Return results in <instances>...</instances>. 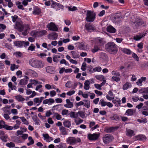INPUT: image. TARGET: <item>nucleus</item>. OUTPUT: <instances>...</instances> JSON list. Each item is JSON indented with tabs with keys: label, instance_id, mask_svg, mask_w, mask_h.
Returning <instances> with one entry per match:
<instances>
[{
	"label": "nucleus",
	"instance_id": "1",
	"mask_svg": "<svg viewBox=\"0 0 148 148\" xmlns=\"http://www.w3.org/2000/svg\"><path fill=\"white\" fill-rule=\"evenodd\" d=\"M12 21L13 22H16L15 25L16 28L20 32H22V34L24 36L27 35L29 33V30L30 29L29 25V24H24L22 25L21 21H16L18 18V16L15 15L14 16H12Z\"/></svg>",
	"mask_w": 148,
	"mask_h": 148
},
{
	"label": "nucleus",
	"instance_id": "2",
	"mask_svg": "<svg viewBox=\"0 0 148 148\" xmlns=\"http://www.w3.org/2000/svg\"><path fill=\"white\" fill-rule=\"evenodd\" d=\"M29 63L32 66L36 68H42L44 65V63L41 61L33 58L30 60Z\"/></svg>",
	"mask_w": 148,
	"mask_h": 148
},
{
	"label": "nucleus",
	"instance_id": "3",
	"mask_svg": "<svg viewBox=\"0 0 148 148\" xmlns=\"http://www.w3.org/2000/svg\"><path fill=\"white\" fill-rule=\"evenodd\" d=\"M106 48L107 50L111 53H116L118 51L116 46L113 42L108 43L106 45Z\"/></svg>",
	"mask_w": 148,
	"mask_h": 148
},
{
	"label": "nucleus",
	"instance_id": "4",
	"mask_svg": "<svg viewBox=\"0 0 148 148\" xmlns=\"http://www.w3.org/2000/svg\"><path fill=\"white\" fill-rule=\"evenodd\" d=\"M96 14L93 11L88 10L86 20L87 22H92L96 18Z\"/></svg>",
	"mask_w": 148,
	"mask_h": 148
},
{
	"label": "nucleus",
	"instance_id": "5",
	"mask_svg": "<svg viewBox=\"0 0 148 148\" xmlns=\"http://www.w3.org/2000/svg\"><path fill=\"white\" fill-rule=\"evenodd\" d=\"M32 36L35 37H40L47 34V32L46 30H42L40 31L33 30L31 33Z\"/></svg>",
	"mask_w": 148,
	"mask_h": 148
},
{
	"label": "nucleus",
	"instance_id": "6",
	"mask_svg": "<svg viewBox=\"0 0 148 148\" xmlns=\"http://www.w3.org/2000/svg\"><path fill=\"white\" fill-rule=\"evenodd\" d=\"M81 140L79 138H75L74 137H70L66 139V143L71 145H74L77 143L81 142Z\"/></svg>",
	"mask_w": 148,
	"mask_h": 148
},
{
	"label": "nucleus",
	"instance_id": "7",
	"mask_svg": "<svg viewBox=\"0 0 148 148\" xmlns=\"http://www.w3.org/2000/svg\"><path fill=\"white\" fill-rule=\"evenodd\" d=\"M113 139V137L109 134L105 135L103 138V141L104 143L106 144L110 143Z\"/></svg>",
	"mask_w": 148,
	"mask_h": 148
},
{
	"label": "nucleus",
	"instance_id": "8",
	"mask_svg": "<svg viewBox=\"0 0 148 148\" xmlns=\"http://www.w3.org/2000/svg\"><path fill=\"white\" fill-rule=\"evenodd\" d=\"M47 27L48 29L50 31H57L58 30V28L57 26L53 22H51L48 24L47 25Z\"/></svg>",
	"mask_w": 148,
	"mask_h": 148
},
{
	"label": "nucleus",
	"instance_id": "9",
	"mask_svg": "<svg viewBox=\"0 0 148 148\" xmlns=\"http://www.w3.org/2000/svg\"><path fill=\"white\" fill-rule=\"evenodd\" d=\"M99 136L100 134L99 133H95L93 134H89L88 135V137L90 140H96L98 139Z\"/></svg>",
	"mask_w": 148,
	"mask_h": 148
},
{
	"label": "nucleus",
	"instance_id": "10",
	"mask_svg": "<svg viewBox=\"0 0 148 148\" xmlns=\"http://www.w3.org/2000/svg\"><path fill=\"white\" fill-rule=\"evenodd\" d=\"M25 73L26 75L30 76L32 77H37L38 76L37 73L35 71L30 69H27Z\"/></svg>",
	"mask_w": 148,
	"mask_h": 148
},
{
	"label": "nucleus",
	"instance_id": "11",
	"mask_svg": "<svg viewBox=\"0 0 148 148\" xmlns=\"http://www.w3.org/2000/svg\"><path fill=\"white\" fill-rule=\"evenodd\" d=\"M99 104L102 107H105L107 106L109 108H111L113 106V105L110 102H107L104 101L103 99H101L99 102Z\"/></svg>",
	"mask_w": 148,
	"mask_h": 148
},
{
	"label": "nucleus",
	"instance_id": "12",
	"mask_svg": "<svg viewBox=\"0 0 148 148\" xmlns=\"http://www.w3.org/2000/svg\"><path fill=\"white\" fill-rule=\"evenodd\" d=\"M44 99V97H36L34 98L33 99L34 105H36L37 106H39Z\"/></svg>",
	"mask_w": 148,
	"mask_h": 148
},
{
	"label": "nucleus",
	"instance_id": "13",
	"mask_svg": "<svg viewBox=\"0 0 148 148\" xmlns=\"http://www.w3.org/2000/svg\"><path fill=\"white\" fill-rule=\"evenodd\" d=\"M134 23L136 27L141 25L144 26L145 24L142 20L139 18L136 19L135 21L134 22Z\"/></svg>",
	"mask_w": 148,
	"mask_h": 148
},
{
	"label": "nucleus",
	"instance_id": "14",
	"mask_svg": "<svg viewBox=\"0 0 148 148\" xmlns=\"http://www.w3.org/2000/svg\"><path fill=\"white\" fill-rule=\"evenodd\" d=\"M89 127L90 128V130L91 131L94 130L98 128L99 126L98 124L95 125V122L94 121H89Z\"/></svg>",
	"mask_w": 148,
	"mask_h": 148
},
{
	"label": "nucleus",
	"instance_id": "15",
	"mask_svg": "<svg viewBox=\"0 0 148 148\" xmlns=\"http://www.w3.org/2000/svg\"><path fill=\"white\" fill-rule=\"evenodd\" d=\"M77 48L80 50H86L87 47L86 44L83 42L78 43L77 44Z\"/></svg>",
	"mask_w": 148,
	"mask_h": 148
},
{
	"label": "nucleus",
	"instance_id": "16",
	"mask_svg": "<svg viewBox=\"0 0 148 148\" xmlns=\"http://www.w3.org/2000/svg\"><path fill=\"white\" fill-rule=\"evenodd\" d=\"M55 102V101L53 99L51 98L47 99L44 100L42 103L44 104H48L49 106H50Z\"/></svg>",
	"mask_w": 148,
	"mask_h": 148
},
{
	"label": "nucleus",
	"instance_id": "17",
	"mask_svg": "<svg viewBox=\"0 0 148 148\" xmlns=\"http://www.w3.org/2000/svg\"><path fill=\"white\" fill-rule=\"evenodd\" d=\"M86 29L89 32L95 30V26L90 23H87L85 25Z\"/></svg>",
	"mask_w": 148,
	"mask_h": 148
},
{
	"label": "nucleus",
	"instance_id": "18",
	"mask_svg": "<svg viewBox=\"0 0 148 148\" xmlns=\"http://www.w3.org/2000/svg\"><path fill=\"white\" fill-rule=\"evenodd\" d=\"M95 41L96 44L98 45L99 46L101 47L103 46L105 43L103 39L100 37L96 38Z\"/></svg>",
	"mask_w": 148,
	"mask_h": 148
},
{
	"label": "nucleus",
	"instance_id": "19",
	"mask_svg": "<svg viewBox=\"0 0 148 148\" xmlns=\"http://www.w3.org/2000/svg\"><path fill=\"white\" fill-rule=\"evenodd\" d=\"M146 34V33H140L139 34L136 35L133 37V39L136 41L140 40L143 37L145 36Z\"/></svg>",
	"mask_w": 148,
	"mask_h": 148
},
{
	"label": "nucleus",
	"instance_id": "20",
	"mask_svg": "<svg viewBox=\"0 0 148 148\" xmlns=\"http://www.w3.org/2000/svg\"><path fill=\"white\" fill-rule=\"evenodd\" d=\"M42 136L44 138V140L47 142H50L53 140V138L47 134H43Z\"/></svg>",
	"mask_w": 148,
	"mask_h": 148
},
{
	"label": "nucleus",
	"instance_id": "21",
	"mask_svg": "<svg viewBox=\"0 0 148 148\" xmlns=\"http://www.w3.org/2000/svg\"><path fill=\"white\" fill-rule=\"evenodd\" d=\"M126 134L128 137H132L135 135L134 131L130 129H126Z\"/></svg>",
	"mask_w": 148,
	"mask_h": 148
},
{
	"label": "nucleus",
	"instance_id": "22",
	"mask_svg": "<svg viewBox=\"0 0 148 148\" xmlns=\"http://www.w3.org/2000/svg\"><path fill=\"white\" fill-rule=\"evenodd\" d=\"M134 138L136 140L141 141L146 139V137L144 135L139 134L135 136Z\"/></svg>",
	"mask_w": 148,
	"mask_h": 148
},
{
	"label": "nucleus",
	"instance_id": "23",
	"mask_svg": "<svg viewBox=\"0 0 148 148\" xmlns=\"http://www.w3.org/2000/svg\"><path fill=\"white\" fill-rule=\"evenodd\" d=\"M47 72L50 74H54L55 72V68L52 66H48L46 68Z\"/></svg>",
	"mask_w": 148,
	"mask_h": 148
},
{
	"label": "nucleus",
	"instance_id": "24",
	"mask_svg": "<svg viewBox=\"0 0 148 148\" xmlns=\"http://www.w3.org/2000/svg\"><path fill=\"white\" fill-rule=\"evenodd\" d=\"M147 78L146 77H142L136 82V84L138 86H141L143 85L142 82H145Z\"/></svg>",
	"mask_w": 148,
	"mask_h": 148
},
{
	"label": "nucleus",
	"instance_id": "25",
	"mask_svg": "<svg viewBox=\"0 0 148 148\" xmlns=\"http://www.w3.org/2000/svg\"><path fill=\"white\" fill-rule=\"evenodd\" d=\"M58 36V35L57 33L53 32L48 35V38L50 40H55L57 38Z\"/></svg>",
	"mask_w": 148,
	"mask_h": 148
},
{
	"label": "nucleus",
	"instance_id": "26",
	"mask_svg": "<svg viewBox=\"0 0 148 148\" xmlns=\"http://www.w3.org/2000/svg\"><path fill=\"white\" fill-rule=\"evenodd\" d=\"M10 106L7 105L6 106L3 108L2 110H3L4 113L10 114H11L10 110Z\"/></svg>",
	"mask_w": 148,
	"mask_h": 148
},
{
	"label": "nucleus",
	"instance_id": "27",
	"mask_svg": "<svg viewBox=\"0 0 148 148\" xmlns=\"http://www.w3.org/2000/svg\"><path fill=\"white\" fill-rule=\"evenodd\" d=\"M66 104H64V106L66 108H72L73 106L72 102H71L69 99H67L66 100Z\"/></svg>",
	"mask_w": 148,
	"mask_h": 148
},
{
	"label": "nucleus",
	"instance_id": "28",
	"mask_svg": "<svg viewBox=\"0 0 148 148\" xmlns=\"http://www.w3.org/2000/svg\"><path fill=\"white\" fill-rule=\"evenodd\" d=\"M90 82L89 80H86L84 83V89L86 90H88L90 88Z\"/></svg>",
	"mask_w": 148,
	"mask_h": 148
},
{
	"label": "nucleus",
	"instance_id": "29",
	"mask_svg": "<svg viewBox=\"0 0 148 148\" xmlns=\"http://www.w3.org/2000/svg\"><path fill=\"white\" fill-rule=\"evenodd\" d=\"M132 84L130 82H127L123 85L122 88L124 90H127L128 88H131Z\"/></svg>",
	"mask_w": 148,
	"mask_h": 148
},
{
	"label": "nucleus",
	"instance_id": "30",
	"mask_svg": "<svg viewBox=\"0 0 148 148\" xmlns=\"http://www.w3.org/2000/svg\"><path fill=\"white\" fill-rule=\"evenodd\" d=\"M108 32L110 33H115L116 31V29L111 25H109L106 28Z\"/></svg>",
	"mask_w": 148,
	"mask_h": 148
},
{
	"label": "nucleus",
	"instance_id": "31",
	"mask_svg": "<svg viewBox=\"0 0 148 148\" xmlns=\"http://www.w3.org/2000/svg\"><path fill=\"white\" fill-rule=\"evenodd\" d=\"M112 102L115 104V106L118 107L121 104V100L120 99L116 98L115 99L113 100Z\"/></svg>",
	"mask_w": 148,
	"mask_h": 148
},
{
	"label": "nucleus",
	"instance_id": "32",
	"mask_svg": "<svg viewBox=\"0 0 148 148\" xmlns=\"http://www.w3.org/2000/svg\"><path fill=\"white\" fill-rule=\"evenodd\" d=\"M134 112V110L133 109H129L126 111L125 114L128 116H131L133 115Z\"/></svg>",
	"mask_w": 148,
	"mask_h": 148
},
{
	"label": "nucleus",
	"instance_id": "33",
	"mask_svg": "<svg viewBox=\"0 0 148 148\" xmlns=\"http://www.w3.org/2000/svg\"><path fill=\"white\" fill-rule=\"evenodd\" d=\"M58 54L59 55H55L53 57V62H58L59 61L58 59L60 58H61V56L62 55L60 53H58Z\"/></svg>",
	"mask_w": 148,
	"mask_h": 148
},
{
	"label": "nucleus",
	"instance_id": "34",
	"mask_svg": "<svg viewBox=\"0 0 148 148\" xmlns=\"http://www.w3.org/2000/svg\"><path fill=\"white\" fill-rule=\"evenodd\" d=\"M14 44L15 46L17 47H21L23 46V41H16L14 42Z\"/></svg>",
	"mask_w": 148,
	"mask_h": 148
},
{
	"label": "nucleus",
	"instance_id": "35",
	"mask_svg": "<svg viewBox=\"0 0 148 148\" xmlns=\"http://www.w3.org/2000/svg\"><path fill=\"white\" fill-rule=\"evenodd\" d=\"M74 121L76 125H78L82 123L83 121V120L77 117L75 119Z\"/></svg>",
	"mask_w": 148,
	"mask_h": 148
},
{
	"label": "nucleus",
	"instance_id": "36",
	"mask_svg": "<svg viewBox=\"0 0 148 148\" xmlns=\"http://www.w3.org/2000/svg\"><path fill=\"white\" fill-rule=\"evenodd\" d=\"M139 93L148 94V88H141L138 91Z\"/></svg>",
	"mask_w": 148,
	"mask_h": 148
},
{
	"label": "nucleus",
	"instance_id": "37",
	"mask_svg": "<svg viewBox=\"0 0 148 148\" xmlns=\"http://www.w3.org/2000/svg\"><path fill=\"white\" fill-rule=\"evenodd\" d=\"M64 125L67 128H69L71 125V122L68 120H65L63 123Z\"/></svg>",
	"mask_w": 148,
	"mask_h": 148
},
{
	"label": "nucleus",
	"instance_id": "38",
	"mask_svg": "<svg viewBox=\"0 0 148 148\" xmlns=\"http://www.w3.org/2000/svg\"><path fill=\"white\" fill-rule=\"evenodd\" d=\"M32 119L33 121L35 122V124L37 125H39L40 123V121L37 118L36 116H34L32 117Z\"/></svg>",
	"mask_w": 148,
	"mask_h": 148
},
{
	"label": "nucleus",
	"instance_id": "39",
	"mask_svg": "<svg viewBox=\"0 0 148 148\" xmlns=\"http://www.w3.org/2000/svg\"><path fill=\"white\" fill-rule=\"evenodd\" d=\"M60 131L62 135H66L67 134L66 128L63 126L60 127Z\"/></svg>",
	"mask_w": 148,
	"mask_h": 148
},
{
	"label": "nucleus",
	"instance_id": "40",
	"mask_svg": "<svg viewBox=\"0 0 148 148\" xmlns=\"http://www.w3.org/2000/svg\"><path fill=\"white\" fill-rule=\"evenodd\" d=\"M5 146L9 148H13L15 147V145L14 143L11 142L7 143Z\"/></svg>",
	"mask_w": 148,
	"mask_h": 148
},
{
	"label": "nucleus",
	"instance_id": "41",
	"mask_svg": "<svg viewBox=\"0 0 148 148\" xmlns=\"http://www.w3.org/2000/svg\"><path fill=\"white\" fill-rule=\"evenodd\" d=\"M16 99L18 101L22 102L25 101V99L21 95H18L15 97Z\"/></svg>",
	"mask_w": 148,
	"mask_h": 148
},
{
	"label": "nucleus",
	"instance_id": "42",
	"mask_svg": "<svg viewBox=\"0 0 148 148\" xmlns=\"http://www.w3.org/2000/svg\"><path fill=\"white\" fill-rule=\"evenodd\" d=\"M71 53L72 55V57L73 58H79V57L78 53L75 51H72Z\"/></svg>",
	"mask_w": 148,
	"mask_h": 148
},
{
	"label": "nucleus",
	"instance_id": "43",
	"mask_svg": "<svg viewBox=\"0 0 148 148\" xmlns=\"http://www.w3.org/2000/svg\"><path fill=\"white\" fill-rule=\"evenodd\" d=\"M41 13V10L38 8H36L33 11V14L34 15H38Z\"/></svg>",
	"mask_w": 148,
	"mask_h": 148
},
{
	"label": "nucleus",
	"instance_id": "44",
	"mask_svg": "<svg viewBox=\"0 0 148 148\" xmlns=\"http://www.w3.org/2000/svg\"><path fill=\"white\" fill-rule=\"evenodd\" d=\"M28 80L25 79H23L20 80V84L21 85H25L27 84L28 82Z\"/></svg>",
	"mask_w": 148,
	"mask_h": 148
},
{
	"label": "nucleus",
	"instance_id": "45",
	"mask_svg": "<svg viewBox=\"0 0 148 148\" xmlns=\"http://www.w3.org/2000/svg\"><path fill=\"white\" fill-rule=\"evenodd\" d=\"M53 117L56 118L58 120H61L62 118L61 116L57 113H54Z\"/></svg>",
	"mask_w": 148,
	"mask_h": 148
},
{
	"label": "nucleus",
	"instance_id": "46",
	"mask_svg": "<svg viewBox=\"0 0 148 148\" xmlns=\"http://www.w3.org/2000/svg\"><path fill=\"white\" fill-rule=\"evenodd\" d=\"M78 115H79L80 117L82 119H84L86 117V114L84 112L82 111H79L77 112Z\"/></svg>",
	"mask_w": 148,
	"mask_h": 148
},
{
	"label": "nucleus",
	"instance_id": "47",
	"mask_svg": "<svg viewBox=\"0 0 148 148\" xmlns=\"http://www.w3.org/2000/svg\"><path fill=\"white\" fill-rule=\"evenodd\" d=\"M101 47L99 46H98L97 45L95 46L94 48L92 50V52L93 53H95L98 51L100 50V48Z\"/></svg>",
	"mask_w": 148,
	"mask_h": 148
},
{
	"label": "nucleus",
	"instance_id": "48",
	"mask_svg": "<svg viewBox=\"0 0 148 148\" xmlns=\"http://www.w3.org/2000/svg\"><path fill=\"white\" fill-rule=\"evenodd\" d=\"M112 75L114 76L120 77L121 76L120 73L117 70H113L111 72Z\"/></svg>",
	"mask_w": 148,
	"mask_h": 148
},
{
	"label": "nucleus",
	"instance_id": "49",
	"mask_svg": "<svg viewBox=\"0 0 148 148\" xmlns=\"http://www.w3.org/2000/svg\"><path fill=\"white\" fill-rule=\"evenodd\" d=\"M110 118L112 120H114L116 121H118L119 120V117L117 114H114L113 116L110 117Z\"/></svg>",
	"mask_w": 148,
	"mask_h": 148
},
{
	"label": "nucleus",
	"instance_id": "50",
	"mask_svg": "<svg viewBox=\"0 0 148 148\" xmlns=\"http://www.w3.org/2000/svg\"><path fill=\"white\" fill-rule=\"evenodd\" d=\"M19 118L21 120L24 124L27 125L29 124L28 121L24 116H21Z\"/></svg>",
	"mask_w": 148,
	"mask_h": 148
},
{
	"label": "nucleus",
	"instance_id": "51",
	"mask_svg": "<svg viewBox=\"0 0 148 148\" xmlns=\"http://www.w3.org/2000/svg\"><path fill=\"white\" fill-rule=\"evenodd\" d=\"M28 139L29 141V142L27 143V145L28 146H29L34 144V141L32 137H29L28 138Z\"/></svg>",
	"mask_w": 148,
	"mask_h": 148
},
{
	"label": "nucleus",
	"instance_id": "52",
	"mask_svg": "<svg viewBox=\"0 0 148 148\" xmlns=\"http://www.w3.org/2000/svg\"><path fill=\"white\" fill-rule=\"evenodd\" d=\"M70 117L71 118H74L75 119L78 116L77 112L75 113L74 112H71L70 114Z\"/></svg>",
	"mask_w": 148,
	"mask_h": 148
},
{
	"label": "nucleus",
	"instance_id": "53",
	"mask_svg": "<svg viewBox=\"0 0 148 148\" xmlns=\"http://www.w3.org/2000/svg\"><path fill=\"white\" fill-rule=\"evenodd\" d=\"M0 138L3 141L5 142L7 141V139L8 138V136L6 135H2L1 136Z\"/></svg>",
	"mask_w": 148,
	"mask_h": 148
},
{
	"label": "nucleus",
	"instance_id": "54",
	"mask_svg": "<svg viewBox=\"0 0 148 148\" xmlns=\"http://www.w3.org/2000/svg\"><path fill=\"white\" fill-rule=\"evenodd\" d=\"M65 86L67 88H72L73 87L72 82L71 81H68L65 84Z\"/></svg>",
	"mask_w": 148,
	"mask_h": 148
},
{
	"label": "nucleus",
	"instance_id": "55",
	"mask_svg": "<svg viewBox=\"0 0 148 148\" xmlns=\"http://www.w3.org/2000/svg\"><path fill=\"white\" fill-rule=\"evenodd\" d=\"M83 101L86 102L84 104V106L87 108H88L90 107V101L86 100H83Z\"/></svg>",
	"mask_w": 148,
	"mask_h": 148
},
{
	"label": "nucleus",
	"instance_id": "56",
	"mask_svg": "<svg viewBox=\"0 0 148 148\" xmlns=\"http://www.w3.org/2000/svg\"><path fill=\"white\" fill-rule=\"evenodd\" d=\"M35 46L33 44H31L28 48L27 50L32 51L35 50Z\"/></svg>",
	"mask_w": 148,
	"mask_h": 148
},
{
	"label": "nucleus",
	"instance_id": "57",
	"mask_svg": "<svg viewBox=\"0 0 148 148\" xmlns=\"http://www.w3.org/2000/svg\"><path fill=\"white\" fill-rule=\"evenodd\" d=\"M95 77L97 79L100 81H102L103 80H104V77L103 75H97L95 76Z\"/></svg>",
	"mask_w": 148,
	"mask_h": 148
},
{
	"label": "nucleus",
	"instance_id": "58",
	"mask_svg": "<svg viewBox=\"0 0 148 148\" xmlns=\"http://www.w3.org/2000/svg\"><path fill=\"white\" fill-rule=\"evenodd\" d=\"M100 58L104 60H106L108 57L105 53H102L100 55Z\"/></svg>",
	"mask_w": 148,
	"mask_h": 148
},
{
	"label": "nucleus",
	"instance_id": "59",
	"mask_svg": "<svg viewBox=\"0 0 148 148\" xmlns=\"http://www.w3.org/2000/svg\"><path fill=\"white\" fill-rule=\"evenodd\" d=\"M112 80L116 82H118L120 81L121 78L119 77H118L117 76H113L112 77Z\"/></svg>",
	"mask_w": 148,
	"mask_h": 148
},
{
	"label": "nucleus",
	"instance_id": "60",
	"mask_svg": "<svg viewBox=\"0 0 148 148\" xmlns=\"http://www.w3.org/2000/svg\"><path fill=\"white\" fill-rule=\"evenodd\" d=\"M61 114L63 116L69 115V111L67 110L64 109L62 110Z\"/></svg>",
	"mask_w": 148,
	"mask_h": 148
},
{
	"label": "nucleus",
	"instance_id": "61",
	"mask_svg": "<svg viewBox=\"0 0 148 148\" xmlns=\"http://www.w3.org/2000/svg\"><path fill=\"white\" fill-rule=\"evenodd\" d=\"M122 51L125 53L127 54H130L131 53V51L130 50L126 48H123Z\"/></svg>",
	"mask_w": 148,
	"mask_h": 148
},
{
	"label": "nucleus",
	"instance_id": "62",
	"mask_svg": "<svg viewBox=\"0 0 148 148\" xmlns=\"http://www.w3.org/2000/svg\"><path fill=\"white\" fill-rule=\"evenodd\" d=\"M8 86L9 88H11L12 90H13V89L15 90V88H16V86L13 85L11 82H9L8 83Z\"/></svg>",
	"mask_w": 148,
	"mask_h": 148
},
{
	"label": "nucleus",
	"instance_id": "63",
	"mask_svg": "<svg viewBox=\"0 0 148 148\" xmlns=\"http://www.w3.org/2000/svg\"><path fill=\"white\" fill-rule=\"evenodd\" d=\"M57 147L58 148H66L67 146L66 143H61L57 145Z\"/></svg>",
	"mask_w": 148,
	"mask_h": 148
},
{
	"label": "nucleus",
	"instance_id": "64",
	"mask_svg": "<svg viewBox=\"0 0 148 148\" xmlns=\"http://www.w3.org/2000/svg\"><path fill=\"white\" fill-rule=\"evenodd\" d=\"M142 114L145 116H148V111H147L145 109H143L141 111Z\"/></svg>",
	"mask_w": 148,
	"mask_h": 148
}]
</instances>
